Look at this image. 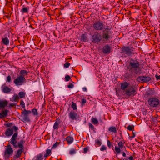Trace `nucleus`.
<instances>
[{
  "label": "nucleus",
  "mask_w": 160,
  "mask_h": 160,
  "mask_svg": "<svg viewBox=\"0 0 160 160\" xmlns=\"http://www.w3.org/2000/svg\"><path fill=\"white\" fill-rule=\"evenodd\" d=\"M107 145L108 147L110 148L111 147V143L110 141L109 140H108L107 141Z\"/></svg>",
  "instance_id": "3c124183"
},
{
  "label": "nucleus",
  "mask_w": 160,
  "mask_h": 160,
  "mask_svg": "<svg viewBox=\"0 0 160 160\" xmlns=\"http://www.w3.org/2000/svg\"><path fill=\"white\" fill-rule=\"evenodd\" d=\"M2 91L5 93H8L11 91V89L7 86H4L2 89Z\"/></svg>",
  "instance_id": "b1692460"
},
{
  "label": "nucleus",
  "mask_w": 160,
  "mask_h": 160,
  "mask_svg": "<svg viewBox=\"0 0 160 160\" xmlns=\"http://www.w3.org/2000/svg\"><path fill=\"white\" fill-rule=\"evenodd\" d=\"M17 137V132L14 133L10 140V143L12 145L14 148H16L18 147L21 148V149H18L15 155L13 157L14 158L16 159L19 158L21 156L22 153V149L24 148L23 144L25 142L24 140H21L18 143V145H17V142L16 141Z\"/></svg>",
  "instance_id": "f03ea898"
},
{
  "label": "nucleus",
  "mask_w": 160,
  "mask_h": 160,
  "mask_svg": "<svg viewBox=\"0 0 160 160\" xmlns=\"http://www.w3.org/2000/svg\"><path fill=\"white\" fill-rule=\"evenodd\" d=\"M70 65V63L68 62H67L66 63H65L64 65V67L66 68H68L69 66Z\"/></svg>",
  "instance_id": "de8ad7c7"
},
{
  "label": "nucleus",
  "mask_w": 160,
  "mask_h": 160,
  "mask_svg": "<svg viewBox=\"0 0 160 160\" xmlns=\"http://www.w3.org/2000/svg\"><path fill=\"white\" fill-rule=\"evenodd\" d=\"M2 42L5 45H7L9 43V40L8 38L5 37L2 39Z\"/></svg>",
  "instance_id": "cd10ccee"
},
{
  "label": "nucleus",
  "mask_w": 160,
  "mask_h": 160,
  "mask_svg": "<svg viewBox=\"0 0 160 160\" xmlns=\"http://www.w3.org/2000/svg\"><path fill=\"white\" fill-rule=\"evenodd\" d=\"M125 143V141L123 140V142L119 141L118 143V147H116L115 148V150L117 153L119 154L121 152V149H122L123 148L125 149V147L124 145V143Z\"/></svg>",
  "instance_id": "ddd939ff"
},
{
  "label": "nucleus",
  "mask_w": 160,
  "mask_h": 160,
  "mask_svg": "<svg viewBox=\"0 0 160 160\" xmlns=\"http://www.w3.org/2000/svg\"><path fill=\"white\" fill-rule=\"evenodd\" d=\"M127 128L129 131H133L134 130V126L133 125H129Z\"/></svg>",
  "instance_id": "72a5a7b5"
},
{
  "label": "nucleus",
  "mask_w": 160,
  "mask_h": 160,
  "mask_svg": "<svg viewBox=\"0 0 160 160\" xmlns=\"http://www.w3.org/2000/svg\"><path fill=\"white\" fill-rule=\"evenodd\" d=\"M120 136H121V138L122 139H123V137H122V133L121 132L120 133Z\"/></svg>",
  "instance_id": "680f3d73"
},
{
  "label": "nucleus",
  "mask_w": 160,
  "mask_h": 160,
  "mask_svg": "<svg viewBox=\"0 0 160 160\" xmlns=\"http://www.w3.org/2000/svg\"><path fill=\"white\" fill-rule=\"evenodd\" d=\"M139 62L136 59L131 58L129 65L127 67L128 73L126 74L127 77L132 78L135 74L140 73L141 68L140 67Z\"/></svg>",
  "instance_id": "f257e3e1"
},
{
  "label": "nucleus",
  "mask_w": 160,
  "mask_h": 160,
  "mask_svg": "<svg viewBox=\"0 0 160 160\" xmlns=\"http://www.w3.org/2000/svg\"><path fill=\"white\" fill-rule=\"evenodd\" d=\"M88 125L89 128H91L92 130H93L94 129V126L91 123H89Z\"/></svg>",
  "instance_id": "37998d69"
},
{
  "label": "nucleus",
  "mask_w": 160,
  "mask_h": 160,
  "mask_svg": "<svg viewBox=\"0 0 160 160\" xmlns=\"http://www.w3.org/2000/svg\"><path fill=\"white\" fill-rule=\"evenodd\" d=\"M20 105L22 106L23 108L24 109L25 108V104L22 100L20 101Z\"/></svg>",
  "instance_id": "58836bf2"
},
{
  "label": "nucleus",
  "mask_w": 160,
  "mask_h": 160,
  "mask_svg": "<svg viewBox=\"0 0 160 160\" xmlns=\"http://www.w3.org/2000/svg\"><path fill=\"white\" fill-rule=\"evenodd\" d=\"M66 140L68 144H70L73 141V138L71 136H68L66 138Z\"/></svg>",
  "instance_id": "a878e982"
},
{
  "label": "nucleus",
  "mask_w": 160,
  "mask_h": 160,
  "mask_svg": "<svg viewBox=\"0 0 160 160\" xmlns=\"http://www.w3.org/2000/svg\"><path fill=\"white\" fill-rule=\"evenodd\" d=\"M13 129L11 128H8L6 130L5 134L7 136H10L13 134Z\"/></svg>",
  "instance_id": "a211bd4d"
},
{
  "label": "nucleus",
  "mask_w": 160,
  "mask_h": 160,
  "mask_svg": "<svg viewBox=\"0 0 160 160\" xmlns=\"http://www.w3.org/2000/svg\"><path fill=\"white\" fill-rule=\"evenodd\" d=\"M91 122L94 124H97L98 122V120L96 118H92L91 119Z\"/></svg>",
  "instance_id": "2f4dec72"
},
{
  "label": "nucleus",
  "mask_w": 160,
  "mask_h": 160,
  "mask_svg": "<svg viewBox=\"0 0 160 160\" xmlns=\"http://www.w3.org/2000/svg\"><path fill=\"white\" fill-rule=\"evenodd\" d=\"M60 144L59 142H56L52 146V148H56L59 144Z\"/></svg>",
  "instance_id": "a19ab883"
},
{
  "label": "nucleus",
  "mask_w": 160,
  "mask_h": 160,
  "mask_svg": "<svg viewBox=\"0 0 160 160\" xmlns=\"http://www.w3.org/2000/svg\"><path fill=\"white\" fill-rule=\"evenodd\" d=\"M108 130L111 132H112L114 133H116L117 132V130L115 127L114 126H112L110 127L108 129Z\"/></svg>",
  "instance_id": "c85d7f7f"
},
{
  "label": "nucleus",
  "mask_w": 160,
  "mask_h": 160,
  "mask_svg": "<svg viewBox=\"0 0 160 160\" xmlns=\"http://www.w3.org/2000/svg\"><path fill=\"white\" fill-rule=\"evenodd\" d=\"M159 100L156 98H151L148 100V104L152 107H156L159 104Z\"/></svg>",
  "instance_id": "0eeeda50"
},
{
  "label": "nucleus",
  "mask_w": 160,
  "mask_h": 160,
  "mask_svg": "<svg viewBox=\"0 0 160 160\" xmlns=\"http://www.w3.org/2000/svg\"><path fill=\"white\" fill-rule=\"evenodd\" d=\"M128 160V159L127 158H124L123 159V160Z\"/></svg>",
  "instance_id": "0e129e2a"
},
{
  "label": "nucleus",
  "mask_w": 160,
  "mask_h": 160,
  "mask_svg": "<svg viewBox=\"0 0 160 160\" xmlns=\"http://www.w3.org/2000/svg\"><path fill=\"white\" fill-rule=\"evenodd\" d=\"M20 76L25 77V76L28 75V72L26 70H22L20 71Z\"/></svg>",
  "instance_id": "bb28decb"
},
{
  "label": "nucleus",
  "mask_w": 160,
  "mask_h": 160,
  "mask_svg": "<svg viewBox=\"0 0 160 160\" xmlns=\"http://www.w3.org/2000/svg\"><path fill=\"white\" fill-rule=\"evenodd\" d=\"M19 97L21 98H24L26 95V93L23 92H20L18 94Z\"/></svg>",
  "instance_id": "7c9ffc66"
},
{
  "label": "nucleus",
  "mask_w": 160,
  "mask_h": 160,
  "mask_svg": "<svg viewBox=\"0 0 160 160\" xmlns=\"http://www.w3.org/2000/svg\"><path fill=\"white\" fill-rule=\"evenodd\" d=\"M93 41L97 44L102 40V36L98 32H95L92 36Z\"/></svg>",
  "instance_id": "9d476101"
},
{
  "label": "nucleus",
  "mask_w": 160,
  "mask_h": 160,
  "mask_svg": "<svg viewBox=\"0 0 160 160\" xmlns=\"http://www.w3.org/2000/svg\"><path fill=\"white\" fill-rule=\"evenodd\" d=\"M130 84L129 82H125L123 83H121V88L122 90H125L128 87Z\"/></svg>",
  "instance_id": "6ab92c4d"
},
{
  "label": "nucleus",
  "mask_w": 160,
  "mask_h": 160,
  "mask_svg": "<svg viewBox=\"0 0 160 160\" xmlns=\"http://www.w3.org/2000/svg\"><path fill=\"white\" fill-rule=\"evenodd\" d=\"M134 50L132 47L124 46L121 48L120 53L123 57H130L135 54Z\"/></svg>",
  "instance_id": "7ed1b4c3"
},
{
  "label": "nucleus",
  "mask_w": 160,
  "mask_h": 160,
  "mask_svg": "<svg viewBox=\"0 0 160 160\" xmlns=\"http://www.w3.org/2000/svg\"><path fill=\"white\" fill-rule=\"evenodd\" d=\"M102 51L103 53L108 54L112 51V49L111 46L107 44L103 47Z\"/></svg>",
  "instance_id": "4468645a"
},
{
  "label": "nucleus",
  "mask_w": 160,
  "mask_h": 160,
  "mask_svg": "<svg viewBox=\"0 0 160 160\" xmlns=\"http://www.w3.org/2000/svg\"><path fill=\"white\" fill-rule=\"evenodd\" d=\"M61 121L59 119L57 118L54 123L53 128L54 129H58L59 127V125L61 123Z\"/></svg>",
  "instance_id": "aec40b11"
},
{
  "label": "nucleus",
  "mask_w": 160,
  "mask_h": 160,
  "mask_svg": "<svg viewBox=\"0 0 160 160\" xmlns=\"http://www.w3.org/2000/svg\"><path fill=\"white\" fill-rule=\"evenodd\" d=\"M5 126H6L7 127H10L12 126L13 125V123H9L6 124H4Z\"/></svg>",
  "instance_id": "79ce46f5"
},
{
  "label": "nucleus",
  "mask_w": 160,
  "mask_h": 160,
  "mask_svg": "<svg viewBox=\"0 0 160 160\" xmlns=\"http://www.w3.org/2000/svg\"><path fill=\"white\" fill-rule=\"evenodd\" d=\"M83 90L85 92H87V89L86 87H84L82 88Z\"/></svg>",
  "instance_id": "bf43d9fd"
},
{
  "label": "nucleus",
  "mask_w": 160,
  "mask_h": 160,
  "mask_svg": "<svg viewBox=\"0 0 160 160\" xmlns=\"http://www.w3.org/2000/svg\"><path fill=\"white\" fill-rule=\"evenodd\" d=\"M13 129L15 131V133L17 132V134H18V132L17 131L18 130V128L16 126H13Z\"/></svg>",
  "instance_id": "49530a36"
},
{
  "label": "nucleus",
  "mask_w": 160,
  "mask_h": 160,
  "mask_svg": "<svg viewBox=\"0 0 160 160\" xmlns=\"http://www.w3.org/2000/svg\"><path fill=\"white\" fill-rule=\"evenodd\" d=\"M71 79L70 77L68 75H67L65 77V79L66 81H68Z\"/></svg>",
  "instance_id": "ea45409f"
},
{
  "label": "nucleus",
  "mask_w": 160,
  "mask_h": 160,
  "mask_svg": "<svg viewBox=\"0 0 160 160\" xmlns=\"http://www.w3.org/2000/svg\"><path fill=\"white\" fill-rule=\"evenodd\" d=\"M151 80V78L148 76H140L137 78V81L138 82H145L147 83Z\"/></svg>",
  "instance_id": "9b49d317"
},
{
  "label": "nucleus",
  "mask_w": 160,
  "mask_h": 160,
  "mask_svg": "<svg viewBox=\"0 0 160 160\" xmlns=\"http://www.w3.org/2000/svg\"><path fill=\"white\" fill-rule=\"evenodd\" d=\"M107 148L104 145H102V146L100 150L101 151H103L105 150H106Z\"/></svg>",
  "instance_id": "c03bdc74"
},
{
  "label": "nucleus",
  "mask_w": 160,
  "mask_h": 160,
  "mask_svg": "<svg viewBox=\"0 0 160 160\" xmlns=\"http://www.w3.org/2000/svg\"><path fill=\"white\" fill-rule=\"evenodd\" d=\"M70 118L72 120H76L77 118V114L73 111H71L68 114Z\"/></svg>",
  "instance_id": "2eb2a0df"
},
{
  "label": "nucleus",
  "mask_w": 160,
  "mask_h": 160,
  "mask_svg": "<svg viewBox=\"0 0 160 160\" xmlns=\"http://www.w3.org/2000/svg\"><path fill=\"white\" fill-rule=\"evenodd\" d=\"M129 160H133V157L132 156H131L128 157Z\"/></svg>",
  "instance_id": "4d7b16f0"
},
{
  "label": "nucleus",
  "mask_w": 160,
  "mask_h": 160,
  "mask_svg": "<svg viewBox=\"0 0 160 160\" xmlns=\"http://www.w3.org/2000/svg\"><path fill=\"white\" fill-rule=\"evenodd\" d=\"M32 112L30 110H27L25 109H24V110L21 112V116L22 117V121L23 122H29L30 120L28 116V115L31 113Z\"/></svg>",
  "instance_id": "423d86ee"
},
{
  "label": "nucleus",
  "mask_w": 160,
  "mask_h": 160,
  "mask_svg": "<svg viewBox=\"0 0 160 160\" xmlns=\"http://www.w3.org/2000/svg\"><path fill=\"white\" fill-rule=\"evenodd\" d=\"M137 93V89L132 87L127 89L125 92V93L128 96H134Z\"/></svg>",
  "instance_id": "1a4fd4ad"
},
{
  "label": "nucleus",
  "mask_w": 160,
  "mask_h": 160,
  "mask_svg": "<svg viewBox=\"0 0 160 160\" xmlns=\"http://www.w3.org/2000/svg\"><path fill=\"white\" fill-rule=\"evenodd\" d=\"M32 111L33 115H37L38 114L37 110L36 108H34L32 109Z\"/></svg>",
  "instance_id": "c9c22d12"
},
{
  "label": "nucleus",
  "mask_w": 160,
  "mask_h": 160,
  "mask_svg": "<svg viewBox=\"0 0 160 160\" xmlns=\"http://www.w3.org/2000/svg\"><path fill=\"white\" fill-rule=\"evenodd\" d=\"M74 87V85L71 83H70L69 85H68V88H72Z\"/></svg>",
  "instance_id": "8fccbe9b"
},
{
  "label": "nucleus",
  "mask_w": 160,
  "mask_h": 160,
  "mask_svg": "<svg viewBox=\"0 0 160 160\" xmlns=\"http://www.w3.org/2000/svg\"><path fill=\"white\" fill-rule=\"evenodd\" d=\"M26 80L25 77L19 76L14 81V83L16 85H22Z\"/></svg>",
  "instance_id": "f8f14e48"
},
{
  "label": "nucleus",
  "mask_w": 160,
  "mask_h": 160,
  "mask_svg": "<svg viewBox=\"0 0 160 160\" xmlns=\"http://www.w3.org/2000/svg\"><path fill=\"white\" fill-rule=\"evenodd\" d=\"M29 7H24V5H23L22 9L21 10V12L22 13H27L28 12Z\"/></svg>",
  "instance_id": "393cba45"
},
{
  "label": "nucleus",
  "mask_w": 160,
  "mask_h": 160,
  "mask_svg": "<svg viewBox=\"0 0 160 160\" xmlns=\"http://www.w3.org/2000/svg\"><path fill=\"white\" fill-rule=\"evenodd\" d=\"M11 77L10 75L8 76L7 78V79L6 80V82H11Z\"/></svg>",
  "instance_id": "4c0bfd02"
},
{
  "label": "nucleus",
  "mask_w": 160,
  "mask_h": 160,
  "mask_svg": "<svg viewBox=\"0 0 160 160\" xmlns=\"http://www.w3.org/2000/svg\"><path fill=\"white\" fill-rule=\"evenodd\" d=\"M43 159V154L40 153L35 156L33 160H42Z\"/></svg>",
  "instance_id": "412c9836"
},
{
  "label": "nucleus",
  "mask_w": 160,
  "mask_h": 160,
  "mask_svg": "<svg viewBox=\"0 0 160 160\" xmlns=\"http://www.w3.org/2000/svg\"><path fill=\"white\" fill-rule=\"evenodd\" d=\"M16 104L15 103H11L10 104V106L11 107H13L14 106H16Z\"/></svg>",
  "instance_id": "6e6d98bb"
},
{
  "label": "nucleus",
  "mask_w": 160,
  "mask_h": 160,
  "mask_svg": "<svg viewBox=\"0 0 160 160\" xmlns=\"http://www.w3.org/2000/svg\"><path fill=\"white\" fill-rule=\"evenodd\" d=\"M26 2L28 3V2L27 1H26Z\"/></svg>",
  "instance_id": "69168bd1"
},
{
  "label": "nucleus",
  "mask_w": 160,
  "mask_h": 160,
  "mask_svg": "<svg viewBox=\"0 0 160 160\" xmlns=\"http://www.w3.org/2000/svg\"><path fill=\"white\" fill-rule=\"evenodd\" d=\"M105 25L100 20L93 23L92 27L96 31H102L105 29Z\"/></svg>",
  "instance_id": "39448f33"
},
{
  "label": "nucleus",
  "mask_w": 160,
  "mask_h": 160,
  "mask_svg": "<svg viewBox=\"0 0 160 160\" xmlns=\"http://www.w3.org/2000/svg\"><path fill=\"white\" fill-rule=\"evenodd\" d=\"M81 102L82 104H84L86 103V100L85 99L83 98L81 100Z\"/></svg>",
  "instance_id": "603ef678"
},
{
  "label": "nucleus",
  "mask_w": 160,
  "mask_h": 160,
  "mask_svg": "<svg viewBox=\"0 0 160 160\" xmlns=\"http://www.w3.org/2000/svg\"><path fill=\"white\" fill-rule=\"evenodd\" d=\"M122 156L124 157H126V154L125 153V152H122Z\"/></svg>",
  "instance_id": "052dcab7"
},
{
  "label": "nucleus",
  "mask_w": 160,
  "mask_h": 160,
  "mask_svg": "<svg viewBox=\"0 0 160 160\" xmlns=\"http://www.w3.org/2000/svg\"><path fill=\"white\" fill-rule=\"evenodd\" d=\"M9 111L8 110H5L2 111L1 113H0V118H6L8 115V112Z\"/></svg>",
  "instance_id": "f3484780"
},
{
  "label": "nucleus",
  "mask_w": 160,
  "mask_h": 160,
  "mask_svg": "<svg viewBox=\"0 0 160 160\" xmlns=\"http://www.w3.org/2000/svg\"><path fill=\"white\" fill-rule=\"evenodd\" d=\"M76 153L75 150L74 149L70 150L69 151V154H73Z\"/></svg>",
  "instance_id": "09e8293b"
},
{
  "label": "nucleus",
  "mask_w": 160,
  "mask_h": 160,
  "mask_svg": "<svg viewBox=\"0 0 160 160\" xmlns=\"http://www.w3.org/2000/svg\"><path fill=\"white\" fill-rule=\"evenodd\" d=\"M81 41L82 42H87L88 41L87 36L85 34H82L81 36Z\"/></svg>",
  "instance_id": "5701e85b"
},
{
  "label": "nucleus",
  "mask_w": 160,
  "mask_h": 160,
  "mask_svg": "<svg viewBox=\"0 0 160 160\" xmlns=\"http://www.w3.org/2000/svg\"><path fill=\"white\" fill-rule=\"evenodd\" d=\"M6 147L4 152L3 157L5 160H9L10 156L12 155L13 153V150L11 148V145L9 143L8 144Z\"/></svg>",
  "instance_id": "20e7f679"
},
{
  "label": "nucleus",
  "mask_w": 160,
  "mask_h": 160,
  "mask_svg": "<svg viewBox=\"0 0 160 160\" xmlns=\"http://www.w3.org/2000/svg\"><path fill=\"white\" fill-rule=\"evenodd\" d=\"M155 77L156 78L157 80H160V75H158L157 74H156L155 75Z\"/></svg>",
  "instance_id": "864d4df0"
},
{
  "label": "nucleus",
  "mask_w": 160,
  "mask_h": 160,
  "mask_svg": "<svg viewBox=\"0 0 160 160\" xmlns=\"http://www.w3.org/2000/svg\"><path fill=\"white\" fill-rule=\"evenodd\" d=\"M135 133L133 132L132 136H129V138H134L135 137Z\"/></svg>",
  "instance_id": "5fc2aeb1"
},
{
  "label": "nucleus",
  "mask_w": 160,
  "mask_h": 160,
  "mask_svg": "<svg viewBox=\"0 0 160 160\" xmlns=\"http://www.w3.org/2000/svg\"><path fill=\"white\" fill-rule=\"evenodd\" d=\"M51 153V150L50 149H48L46 150V153L44 155V157H47L50 155Z\"/></svg>",
  "instance_id": "c756f323"
},
{
  "label": "nucleus",
  "mask_w": 160,
  "mask_h": 160,
  "mask_svg": "<svg viewBox=\"0 0 160 160\" xmlns=\"http://www.w3.org/2000/svg\"><path fill=\"white\" fill-rule=\"evenodd\" d=\"M19 99V97L17 95H14L13 96L12 99L13 101L15 102H17Z\"/></svg>",
  "instance_id": "473e14b6"
},
{
  "label": "nucleus",
  "mask_w": 160,
  "mask_h": 160,
  "mask_svg": "<svg viewBox=\"0 0 160 160\" xmlns=\"http://www.w3.org/2000/svg\"><path fill=\"white\" fill-rule=\"evenodd\" d=\"M8 104V102L6 100H0V109L4 108Z\"/></svg>",
  "instance_id": "dca6fc26"
},
{
  "label": "nucleus",
  "mask_w": 160,
  "mask_h": 160,
  "mask_svg": "<svg viewBox=\"0 0 160 160\" xmlns=\"http://www.w3.org/2000/svg\"><path fill=\"white\" fill-rule=\"evenodd\" d=\"M110 29L109 28H105L104 31H106L107 32H110L109 30Z\"/></svg>",
  "instance_id": "13d9d810"
},
{
  "label": "nucleus",
  "mask_w": 160,
  "mask_h": 160,
  "mask_svg": "<svg viewBox=\"0 0 160 160\" xmlns=\"http://www.w3.org/2000/svg\"><path fill=\"white\" fill-rule=\"evenodd\" d=\"M89 150L88 148V147H87L84 148L83 149V153H87V152Z\"/></svg>",
  "instance_id": "a18cd8bd"
},
{
  "label": "nucleus",
  "mask_w": 160,
  "mask_h": 160,
  "mask_svg": "<svg viewBox=\"0 0 160 160\" xmlns=\"http://www.w3.org/2000/svg\"><path fill=\"white\" fill-rule=\"evenodd\" d=\"M72 108H73V110H76L77 109L76 104L75 103H74V102H72Z\"/></svg>",
  "instance_id": "e433bc0d"
},
{
  "label": "nucleus",
  "mask_w": 160,
  "mask_h": 160,
  "mask_svg": "<svg viewBox=\"0 0 160 160\" xmlns=\"http://www.w3.org/2000/svg\"><path fill=\"white\" fill-rule=\"evenodd\" d=\"M101 144V142L98 139L95 140V145L96 147L100 146Z\"/></svg>",
  "instance_id": "f704fd0d"
},
{
  "label": "nucleus",
  "mask_w": 160,
  "mask_h": 160,
  "mask_svg": "<svg viewBox=\"0 0 160 160\" xmlns=\"http://www.w3.org/2000/svg\"><path fill=\"white\" fill-rule=\"evenodd\" d=\"M154 93V92L153 91L151 90H148L146 92L145 94V96L147 97H150L152 96Z\"/></svg>",
  "instance_id": "4be33fe9"
},
{
  "label": "nucleus",
  "mask_w": 160,
  "mask_h": 160,
  "mask_svg": "<svg viewBox=\"0 0 160 160\" xmlns=\"http://www.w3.org/2000/svg\"><path fill=\"white\" fill-rule=\"evenodd\" d=\"M10 16H9V15L6 16V17L8 18H9Z\"/></svg>",
  "instance_id": "e2e57ef3"
},
{
  "label": "nucleus",
  "mask_w": 160,
  "mask_h": 160,
  "mask_svg": "<svg viewBox=\"0 0 160 160\" xmlns=\"http://www.w3.org/2000/svg\"><path fill=\"white\" fill-rule=\"evenodd\" d=\"M112 33L111 32H107L106 31H103L102 32V41L106 42L110 40L112 38Z\"/></svg>",
  "instance_id": "6e6552de"
}]
</instances>
